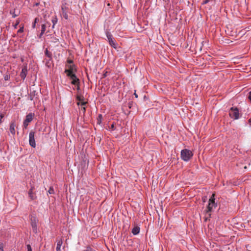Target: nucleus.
Wrapping results in <instances>:
<instances>
[{"label": "nucleus", "mask_w": 251, "mask_h": 251, "mask_svg": "<svg viewBox=\"0 0 251 251\" xmlns=\"http://www.w3.org/2000/svg\"><path fill=\"white\" fill-rule=\"evenodd\" d=\"M29 98L30 100H35V98L32 97V96L30 94L29 95Z\"/></svg>", "instance_id": "obj_36"}, {"label": "nucleus", "mask_w": 251, "mask_h": 251, "mask_svg": "<svg viewBox=\"0 0 251 251\" xmlns=\"http://www.w3.org/2000/svg\"><path fill=\"white\" fill-rule=\"evenodd\" d=\"M248 99L251 101V91L249 93Z\"/></svg>", "instance_id": "obj_39"}, {"label": "nucleus", "mask_w": 251, "mask_h": 251, "mask_svg": "<svg viewBox=\"0 0 251 251\" xmlns=\"http://www.w3.org/2000/svg\"><path fill=\"white\" fill-rule=\"evenodd\" d=\"M61 10L62 11V15L63 17L67 20L68 19V15L67 14V7L66 6H62Z\"/></svg>", "instance_id": "obj_12"}, {"label": "nucleus", "mask_w": 251, "mask_h": 251, "mask_svg": "<svg viewBox=\"0 0 251 251\" xmlns=\"http://www.w3.org/2000/svg\"><path fill=\"white\" fill-rule=\"evenodd\" d=\"M34 189V187L33 186H32L28 192V197L32 201L35 200L37 199L36 194L33 192Z\"/></svg>", "instance_id": "obj_9"}, {"label": "nucleus", "mask_w": 251, "mask_h": 251, "mask_svg": "<svg viewBox=\"0 0 251 251\" xmlns=\"http://www.w3.org/2000/svg\"><path fill=\"white\" fill-rule=\"evenodd\" d=\"M55 41H54L55 43L56 42H58V40L57 39H55Z\"/></svg>", "instance_id": "obj_46"}, {"label": "nucleus", "mask_w": 251, "mask_h": 251, "mask_svg": "<svg viewBox=\"0 0 251 251\" xmlns=\"http://www.w3.org/2000/svg\"><path fill=\"white\" fill-rule=\"evenodd\" d=\"M27 251H32V248L30 245H27Z\"/></svg>", "instance_id": "obj_35"}, {"label": "nucleus", "mask_w": 251, "mask_h": 251, "mask_svg": "<svg viewBox=\"0 0 251 251\" xmlns=\"http://www.w3.org/2000/svg\"><path fill=\"white\" fill-rule=\"evenodd\" d=\"M3 245L2 244H0V251H3Z\"/></svg>", "instance_id": "obj_37"}, {"label": "nucleus", "mask_w": 251, "mask_h": 251, "mask_svg": "<svg viewBox=\"0 0 251 251\" xmlns=\"http://www.w3.org/2000/svg\"><path fill=\"white\" fill-rule=\"evenodd\" d=\"M24 32V26H22V27H20L19 29L18 30L17 33H21Z\"/></svg>", "instance_id": "obj_28"}, {"label": "nucleus", "mask_w": 251, "mask_h": 251, "mask_svg": "<svg viewBox=\"0 0 251 251\" xmlns=\"http://www.w3.org/2000/svg\"><path fill=\"white\" fill-rule=\"evenodd\" d=\"M29 94H30L32 97L34 98L35 100L38 99V92L36 91L33 90Z\"/></svg>", "instance_id": "obj_20"}, {"label": "nucleus", "mask_w": 251, "mask_h": 251, "mask_svg": "<svg viewBox=\"0 0 251 251\" xmlns=\"http://www.w3.org/2000/svg\"><path fill=\"white\" fill-rule=\"evenodd\" d=\"M135 103L132 101H129L127 103L125 104L124 106V107H128L129 109H132Z\"/></svg>", "instance_id": "obj_18"}, {"label": "nucleus", "mask_w": 251, "mask_h": 251, "mask_svg": "<svg viewBox=\"0 0 251 251\" xmlns=\"http://www.w3.org/2000/svg\"><path fill=\"white\" fill-rule=\"evenodd\" d=\"M229 115L231 118L235 120L239 118V110L236 107H232L230 108L229 111Z\"/></svg>", "instance_id": "obj_4"}, {"label": "nucleus", "mask_w": 251, "mask_h": 251, "mask_svg": "<svg viewBox=\"0 0 251 251\" xmlns=\"http://www.w3.org/2000/svg\"><path fill=\"white\" fill-rule=\"evenodd\" d=\"M72 80L71 83L73 85L78 84L80 83L79 79L77 77L75 74H71L70 75H67Z\"/></svg>", "instance_id": "obj_8"}, {"label": "nucleus", "mask_w": 251, "mask_h": 251, "mask_svg": "<svg viewBox=\"0 0 251 251\" xmlns=\"http://www.w3.org/2000/svg\"><path fill=\"white\" fill-rule=\"evenodd\" d=\"M77 100H78L79 101H81L82 100V99H81V98L79 96L77 97L76 98Z\"/></svg>", "instance_id": "obj_42"}, {"label": "nucleus", "mask_w": 251, "mask_h": 251, "mask_svg": "<svg viewBox=\"0 0 251 251\" xmlns=\"http://www.w3.org/2000/svg\"><path fill=\"white\" fill-rule=\"evenodd\" d=\"M75 85L77 86V90H79L80 89L79 84H75Z\"/></svg>", "instance_id": "obj_41"}, {"label": "nucleus", "mask_w": 251, "mask_h": 251, "mask_svg": "<svg viewBox=\"0 0 251 251\" xmlns=\"http://www.w3.org/2000/svg\"><path fill=\"white\" fill-rule=\"evenodd\" d=\"M27 74V66H25L22 69V71L20 75V77H21V78H22L23 80H24Z\"/></svg>", "instance_id": "obj_11"}, {"label": "nucleus", "mask_w": 251, "mask_h": 251, "mask_svg": "<svg viewBox=\"0 0 251 251\" xmlns=\"http://www.w3.org/2000/svg\"><path fill=\"white\" fill-rule=\"evenodd\" d=\"M2 119L0 118V125L1 124V123L2 122V120H1Z\"/></svg>", "instance_id": "obj_45"}, {"label": "nucleus", "mask_w": 251, "mask_h": 251, "mask_svg": "<svg viewBox=\"0 0 251 251\" xmlns=\"http://www.w3.org/2000/svg\"><path fill=\"white\" fill-rule=\"evenodd\" d=\"M105 33L109 44L110 45L111 47H113L114 49H116L117 44L116 43V41L113 38L112 35L108 30H106Z\"/></svg>", "instance_id": "obj_3"}, {"label": "nucleus", "mask_w": 251, "mask_h": 251, "mask_svg": "<svg viewBox=\"0 0 251 251\" xmlns=\"http://www.w3.org/2000/svg\"><path fill=\"white\" fill-rule=\"evenodd\" d=\"M150 0H146V1H149Z\"/></svg>", "instance_id": "obj_49"}, {"label": "nucleus", "mask_w": 251, "mask_h": 251, "mask_svg": "<svg viewBox=\"0 0 251 251\" xmlns=\"http://www.w3.org/2000/svg\"><path fill=\"white\" fill-rule=\"evenodd\" d=\"M215 194H213L209 200L208 204L207 207L206 213H210L211 212L213 208H215L217 206V203L215 202Z\"/></svg>", "instance_id": "obj_2"}, {"label": "nucleus", "mask_w": 251, "mask_h": 251, "mask_svg": "<svg viewBox=\"0 0 251 251\" xmlns=\"http://www.w3.org/2000/svg\"><path fill=\"white\" fill-rule=\"evenodd\" d=\"M45 53L46 56L48 58H52V54L51 52L49 51L47 49H46L45 51Z\"/></svg>", "instance_id": "obj_21"}, {"label": "nucleus", "mask_w": 251, "mask_h": 251, "mask_svg": "<svg viewBox=\"0 0 251 251\" xmlns=\"http://www.w3.org/2000/svg\"><path fill=\"white\" fill-rule=\"evenodd\" d=\"M33 114H32L31 113H29L27 114L26 117L25 121V122L30 123L32 121L33 119Z\"/></svg>", "instance_id": "obj_13"}, {"label": "nucleus", "mask_w": 251, "mask_h": 251, "mask_svg": "<svg viewBox=\"0 0 251 251\" xmlns=\"http://www.w3.org/2000/svg\"><path fill=\"white\" fill-rule=\"evenodd\" d=\"M248 122L250 123V126H251V118L249 120Z\"/></svg>", "instance_id": "obj_43"}, {"label": "nucleus", "mask_w": 251, "mask_h": 251, "mask_svg": "<svg viewBox=\"0 0 251 251\" xmlns=\"http://www.w3.org/2000/svg\"><path fill=\"white\" fill-rule=\"evenodd\" d=\"M31 220V225L33 229V231L34 232H36L37 231V223L38 222V220H37L36 218L34 216H31L30 218Z\"/></svg>", "instance_id": "obj_7"}, {"label": "nucleus", "mask_w": 251, "mask_h": 251, "mask_svg": "<svg viewBox=\"0 0 251 251\" xmlns=\"http://www.w3.org/2000/svg\"><path fill=\"white\" fill-rule=\"evenodd\" d=\"M10 14L12 15V18H14L18 16V15L15 14V10H11L10 11Z\"/></svg>", "instance_id": "obj_25"}, {"label": "nucleus", "mask_w": 251, "mask_h": 251, "mask_svg": "<svg viewBox=\"0 0 251 251\" xmlns=\"http://www.w3.org/2000/svg\"><path fill=\"white\" fill-rule=\"evenodd\" d=\"M86 103H87V102H86V101H82L80 103L81 106V108L83 110V112L84 113L86 111V108L84 107V105H85L86 104Z\"/></svg>", "instance_id": "obj_22"}, {"label": "nucleus", "mask_w": 251, "mask_h": 251, "mask_svg": "<svg viewBox=\"0 0 251 251\" xmlns=\"http://www.w3.org/2000/svg\"><path fill=\"white\" fill-rule=\"evenodd\" d=\"M63 242L62 240H59L57 241V246H56V251H61V247L62 245Z\"/></svg>", "instance_id": "obj_17"}, {"label": "nucleus", "mask_w": 251, "mask_h": 251, "mask_svg": "<svg viewBox=\"0 0 251 251\" xmlns=\"http://www.w3.org/2000/svg\"><path fill=\"white\" fill-rule=\"evenodd\" d=\"M39 21V19L38 18H36L34 19V22L32 23V27L33 28H35L36 27V24L37 23H38Z\"/></svg>", "instance_id": "obj_23"}, {"label": "nucleus", "mask_w": 251, "mask_h": 251, "mask_svg": "<svg viewBox=\"0 0 251 251\" xmlns=\"http://www.w3.org/2000/svg\"><path fill=\"white\" fill-rule=\"evenodd\" d=\"M10 76L9 74L6 73L4 75V79L5 80H8L10 79Z\"/></svg>", "instance_id": "obj_27"}, {"label": "nucleus", "mask_w": 251, "mask_h": 251, "mask_svg": "<svg viewBox=\"0 0 251 251\" xmlns=\"http://www.w3.org/2000/svg\"><path fill=\"white\" fill-rule=\"evenodd\" d=\"M19 23H20V20H17L16 21V23H15V24L13 25L14 28L15 29H16V28H17V26H18V25L19 24Z\"/></svg>", "instance_id": "obj_29"}, {"label": "nucleus", "mask_w": 251, "mask_h": 251, "mask_svg": "<svg viewBox=\"0 0 251 251\" xmlns=\"http://www.w3.org/2000/svg\"><path fill=\"white\" fill-rule=\"evenodd\" d=\"M83 251H94V250L91 248L88 247L86 248V250H84Z\"/></svg>", "instance_id": "obj_33"}, {"label": "nucleus", "mask_w": 251, "mask_h": 251, "mask_svg": "<svg viewBox=\"0 0 251 251\" xmlns=\"http://www.w3.org/2000/svg\"><path fill=\"white\" fill-rule=\"evenodd\" d=\"M109 128L110 129L112 130H114L116 128H115V125L114 123H113L111 126H110L109 127Z\"/></svg>", "instance_id": "obj_30"}, {"label": "nucleus", "mask_w": 251, "mask_h": 251, "mask_svg": "<svg viewBox=\"0 0 251 251\" xmlns=\"http://www.w3.org/2000/svg\"><path fill=\"white\" fill-rule=\"evenodd\" d=\"M77 104H78V105H79V104H80V103H79V102H77Z\"/></svg>", "instance_id": "obj_48"}, {"label": "nucleus", "mask_w": 251, "mask_h": 251, "mask_svg": "<svg viewBox=\"0 0 251 251\" xmlns=\"http://www.w3.org/2000/svg\"><path fill=\"white\" fill-rule=\"evenodd\" d=\"M181 158L185 162H188L190 160L193 155V153L188 149L182 150L180 153Z\"/></svg>", "instance_id": "obj_1"}, {"label": "nucleus", "mask_w": 251, "mask_h": 251, "mask_svg": "<svg viewBox=\"0 0 251 251\" xmlns=\"http://www.w3.org/2000/svg\"><path fill=\"white\" fill-rule=\"evenodd\" d=\"M4 117V114L2 113H0V117L1 119H2Z\"/></svg>", "instance_id": "obj_40"}, {"label": "nucleus", "mask_w": 251, "mask_h": 251, "mask_svg": "<svg viewBox=\"0 0 251 251\" xmlns=\"http://www.w3.org/2000/svg\"><path fill=\"white\" fill-rule=\"evenodd\" d=\"M48 193L50 194H53L54 193L53 188L52 187H50Z\"/></svg>", "instance_id": "obj_26"}, {"label": "nucleus", "mask_w": 251, "mask_h": 251, "mask_svg": "<svg viewBox=\"0 0 251 251\" xmlns=\"http://www.w3.org/2000/svg\"><path fill=\"white\" fill-rule=\"evenodd\" d=\"M107 72H106L104 74V77H105L106 76V74H107Z\"/></svg>", "instance_id": "obj_47"}, {"label": "nucleus", "mask_w": 251, "mask_h": 251, "mask_svg": "<svg viewBox=\"0 0 251 251\" xmlns=\"http://www.w3.org/2000/svg\"><path fill=\"white\" fill-rule=\"evenodd\" d=\"M102 119V115L101 114H100L98 116V117L97 118V124H100L101 123Z\"/></svg>", "instance_id": "obj_24"}, {"label": "nucleus", "mask_w": 251, "mask_h": 251, "mask_svg": "<svg viewBox=\"0 0 251 251\" xmlns=\"http://www.w3.org/2000/svg\"><path fill=\"white\" fill-rule=\"evenodd\" d=\"M28 123H29L25 122V121L24 120L23 124H24V126L25 128H26V127L28 126Z\"/></svg>", "instance_id": "obj_34"}, {"label": "nucleus", "mask_w": 251, "mask_h": 251, "mask_svg": "<svg viewBox=\"0 0 251 251\" xmlns=\"http://www.w3.org/2000/svg\"><path fill=\"white\" fill-rule=\"evenodd\" d=\"M212 0H205L202 2V4H206Z\"/></svg>", "instance_id": "obj_31"}, {"label": "nucleus", "mask_w": 251, "mask_h": 251, "mask_svg": "<svg viewBox=\"0 0 251 251\" xmlns=\"http://www.w3.org/2000/svg\"><path fill=\"white\" fill-rule=\"evenodd\" d=\"M46 29V25L45 24H43L41 25V31L39 36V38H41L42 36L45 33Z\"/></svg>", "instance_id": "obj_15"}, {"label": "nucleus", "mask_w": 251, "mask_h": 251, "mask_svg": "<svg viewBox=\"0 0 251 251\" xmlns=\"http://www.w3.org/2000/svg\"><path fill=\"white\" fill-rule=\"evenodd\" d=\"M45 61L46 66L50 67L52 64V58L45 59Z\"/></svg>", "instance_id": "obj_14"}, {"label": "nucleus", "mask_w": 251, "mask_h": 251, "mask_svg": "<svg viewBox=\"0 0 251 251\" xmlns=\"http://www.w3.org/2000/svg\"><path fill=\"white\" fill-rule=\"evenodd\" d=\"M206 214H208V216L205 218V221H206L207 220H209L211 216V214L210 213H206Z\"/></svg>", "instance_id": "obj_32"}, {"label": "nucleus", "mask_w": 251, "mask_h": 251, "mask_svg": "<svg viewBox=\"0 0 251 251\" xmlns=\"http://www.w3.org/2000/svg\"><path fill=\"white\" fill-rule=\"evenodd\" d=\"M68 69H65L64 72L67 75H70L71 74H75L74 73L76 71L75 66L74 64L69 65L68 66Z\"/></svg>", "instance_id": "obj_6"}, {"label": "nucleus", "mask_w": 251, "mask_h": 251, "mask_svg": "<svg viewBox=\"0 0 251 251\" xmlns=\"http://www.w3.org/2000/svg\"><path fill=\"white\" fill-rule=\"evenodd\" d=\"M67 62L70 65H72V64H73V61L71 60H68Z\"/></svg>", "instance_id": "obj_38"}, {"label": "nucleus", "mask_w": 251, "mask_h": 251, "mask_svg": "<svg viewBox=\"0 0 251 251\" xmlns=\"http://www.w3.org/2000/svg\"><path fill=\"white\" fill-rule=\"evenodd\" d=\"M51 22L52 23V28H54L55 25L56 24V23L58 22V19H57L56 16H54L53 17H52V18L51 19Z\"/></svg>", "instance_id": "obj_19"}, {"label": "nucleus", "mask_w": 251, "mask_h": 251, "mask_svg": "<svg viewBox=\"0 0 251 251\" xmlns=\"http://www.w3.org/2000/svg\"><path fill=\"white\" fill-rule=\"evenodd\" d=\"M35 133V131L32 130L29 132V145L33 148L36 147Z\"/></svg>", "instance_id": "obj_5"}, {"label": "nucleus", "mask_w": 251, "mask_h": 251, "mask_svg": "<svg viewBox=\"0 0 251 251\" xmlns=\"http://www.w3.org/2000/svg\"><path fill=\"white\" fill-rule=\"evenodd\" d=\"M132 233L133 235H137L140 232V227L138 226H135L132 229Z\"/></svg>", "instance_id": "obj_16"}, {"label": "nucleus", "mask_w": 251, "mask_h": 251, "mask_svg": "<svg viewBox=\"0 0 251 251\" xmlns=\"http://www.w3.org/2000/svg\"><path fill=\"white\" fill-rule=\"evenodd\" d=\"M16 126V123L15 120H13L10 124L9 130L12 135H15L16 133L15 127Z\"/></svg>", "instance_id": "obj_10"}, {"label": "nucleus", "mask_w": 251, "mask_h": 251, "mask_svg": "<svg viewBox=\"0 0 251 251\" xmlns=\"http://www.w3.org/2000/svg\"><path fill=\"white\" fill-rule=\"evenodd\" d=\"M134 95H135L136 98L138 97V95L135 93H134Z\"/></svg>", "instance_id": "obj_44"}]
</instances>
